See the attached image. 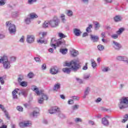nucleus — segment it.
I'll use <instances>...</instances> for the list:
<instances>
[{
  "instance_id": "1",
  "label": "nucleus",
  "mask_w": 128,
  "mask_h": 128,
  "mask_svg": "<svg viewBox=\"0 0 128 128\" xmlns=\"http://www.w3.org/2000/svg\"><path fill=\"white\" fill-rule=\"evenodd\" d=\"M65 64L66 66H71V70L74 72H76L82 68L79 60H73L70 62H66Z\"/></svg>"
},
{
  "instance_id": "2",
  "label": "nucleus",
  "mask_w": 128,
  "mask_h": 128,
  "mask_svg": "<svg viewBox=\"0 0 128 128\" xmlns=\"http://www.w3.org/2000/svg\"><path fill=\"white\" fill-rule=\"evenodd\" d=\"M118 106L120 110H124L128 108V97L123 96L119 100Z\"/></svg>"
},
{
  "instance_id": "3",
  "label": "nucleus",
  "mask_w": 128,
  "mask_h": 128,
  "mask_svg": "<svg viewBox=\"0 0 128 128\" xmlns=\"http://www.w3.org/2000/svg\"><path fill=\"white\" fill-rule=\"evenodd\" d=\"M6 28H8L9 34H15L16 32V25L12 24V21H8L6 23Z\"/></svg>"
},
{
  "instance_id": "4",
  "label": "nucleus",
  "mask_w": 128,
  "mask_h": 128,
  "mask_svg": "<svg viewBox=\"0 0 128 128\" xmlns=\"http://www.w3.org/2000/svg\"><path fill=\"white\" fill-rule=\"evenodd\" d=\"M60 20L56 16H54L52 20H49V26L51 28H56L60 25Z\"/></svg>"
},
{
  "instance_id": "5",
  "label": "nucleus",
  "mask_w": 128,
  "mask_h": 128,
  "mask_svg": "<svg viewBox=\"0 0 128 128\" xmlns=\"http://www.w3.org/2000/svg\"><path fill=\"white\" fill-rule=\"evenodd\" d=\"M32 90H33V92H34L36 94H37V96H42V98L44 100H48V96L44 94V93H40V90H38V88L36 87V86H32Z\"/></svg>"
},
{
  "instance_id": "6",
  "label": "nucleus",
  "mask_w": 128,
  "mask_h": 128,
  "mask_svg": "<svg viewBox=\"0 0 128 128\" xmlns=\"http://www.w3.org/2000/svg\"><path fill=\"white\" fill-rule=\"evenodd\" d=\"M36 37L34 35H27L26 42L28 44H32L34 42Z\"/></svg>"
},
{
  "instance_id": "7",
  "label": "nucleus",
  "mask_w": 128,
  "mask_h": 128,
  "mask_svg": "<svg viewBox=\"0 0 128 128\" xmlns=\"http://www.w3.org/2000/svg\"><path fill=\"white\" fill-rule=\"evenodd\" d=\"M113 48H114L116 50H120V48H122V46L120 44L116 42L113 41Z\"/></svg>"
},
{
  "instance_id": "8",
  "label": "nucleus",
  "mask_w": 128,
  "mask_h": 128,
  "mask_svg": "<svg viewBox=\"0 0 128 128\" xmlns=\"http://www.w3.org/2000/svg\"><path fill=\"white\" fill-rule=\"evenodd\" d=\"M60 112V108L57 106L52 107L50 110H49V114H54L55 112Z\"/></svg>"
},
{
  "instance_id": "9",
  "label": "nucleus",
  "mask_w": 128,
  "mask_h": 128,
  "mask_svg": "<svg viewBox=\"0 0 128 128\" xmlns=\"http://www.w3.org/2000/svg\"><path fill=\"white\" fill-rule=\"evenodd\" d=\"M90 40H92V42H98V40H100V38L98 36L90 34Z\"/></svg>"
},
{
  "instance_id": "10",
  "label": "nucleus",
  "mask_w": 128,
  "mask_h": 128,
  "mask_svg": "<svg viewBox=\"0 0 128 128\" xmlns=\"http://www.w3.org/2000/svg\"><path fill=\"white\" fill-rule=\"evenodd\" d=\"M3 64V68L5 70H8L10 68V61H7L2 62Z\"/></svg>"
},
{
  "instance_id": "11",
  "label": "nucleus",
  "mask_w": 128,
  "mask_h": 128,
  "mask_svg": "<svg viewBox=\"0 0 128 128\" xmlns=\"http://www.w3.org/2000/svg\"><path fill=\"white\" fill-rule=\"evenodd\" d=\"M102 124H103L104 126H110V122L106 118H102Z\"/></svg>"
},
{
  "instance_id": "12",
  "label": "nucleus",
  "mask_w": 128,
  "mask_h": 128,
  "mask_svg": "<svg viewBox=\"0 0 128 128\" xmlns=\"http://www.w3.org/2000/svg\"><path fill=\"white\" fill-rule=\"evenodd\" d=\"M18 90H20V89L16 88L14 90L12 91V94L13 100H18V95H16V94H18Z\"/></svg>"
},
{
  "instance_id": "13",
  "label": "nucleus",
  "mask_w": 128,
  "mask_h": 128,
  "mask_svg": "<svg viewBox=\"0 0 128 128\" xmlns=\"http://www.w3.org/2000/svg\"><path fill=\"white\" fill-rule=\"evenodd\" d=\"M4 62H8V57L6 54H4L0 59V64Z\"/></svg>"
},
{
  "instance_id": "14",
  "label": "nucleus",
  "mask_w": 128,
  "mask_h": 128,
  "mask_svg": "<svg viewBox=\"0 0 128 128\" xmlns=\"http://www.w3.org/2000/svg\"><path fill=\"white\" fill-rule=\"evenodd\" d=\"M50 72L52 74H56L58 73V70L56 67H52L50 70Z\"/></svg>"
},
{
  "instance_id": "15",
  "label": "nucleus",
  "mask_w": 128,
  "mask_h": 128,
  "mask_svg": "<svg viewBox=\"0 0 128 128\" xmlns=\"http://www.w3.org/2000/svg\"><path fill=\"white\" fill-rule=\"evenodd\" d=\"M56 42V38H52L51 40L50 46H52V48H54V49L56 50V45L54 44V42Z\"/></svg>"
},
{
  "instance_id": "16",
  "label": "nucleus",
  "mask_w": 128,
  "mask_h": 128,
  "mask_svg": "<svg viewBox=\"0 0 128 128\" xmlns=\"http://www.w3.org/2000/svg\"><path fill=\"white\" fill-rule=\"evenodd\" d=\"M66 44V41L64 40L60 39V40L56 42V46H64Z\"/></svg>"
},
{
  "instance_id": "17",
  "label": "nucleus",
  "mask_w": 128,
  "mask_h": 128,
  "mask_svg": "<svg viewBox=\"0 0 128 128\" xmlns=\"http://www.w3.org/2000/svg\"><path fill=\"white\" fill-rule=\"evenodd\" d=\"M74 34L76 36H80V34H82V32L80 29L74 28Z\"/></svg>"
},
{
  "instance_id": "18",
  "label": "nucleus",
  "mask_w": 128,
  "mask_h": 128,
  "mask_svg": "<svg viewBox=\"0 0 128 128\" xmlns=\"http://www.w3.org/2000/svg\"><path fill=\"white\" fill-rule=\"evenodd\" d=\"M62 71L64 74H70V72H72V69L71 68H65L62 69Z\"/></svg>"
},
{
  "instance_id": "19",
  "label": "nucleus",
  "mask_w": 128,
  "mask_h": 128,
  "mask_svg": "<svg viewBox=\"0 0 128 128\" xmlns=\"http://www.w3.org/2000/svg\"><path fill=\"white\" fill-rule=\"evenodd\" d=\"M90 87H87L85 91L84 92V96H83L84 98H86V96L90 94Z\"/></svg>"
},
{
  "instance_id": "20",
  "label": "nucleus",
  "mask_w": 128,
  "mask_h": 128,
  "mask_svg": "<svg viewBox=\"0 0 128 128\" xmlns=\"http://www.w3.org/2000/svg\"><path fill=\"white\" fill-rule=\"evenodd\" d=\"M60 88V83H57L54 84V87L53 88V90L55 92H58V90Z\"/></svg>"
},
{
  "instance_id": "21",
  "label": "nucleus",
  "mask_w": 128,
  "mask_h": 128,
  "mask_svg": "<svg viewBox=\"0 0 128 128\" xmlns=\"http://www.w3.org/2000/svg\"><path fill=\"white\" fill-rule=\"evenodd\" d=\"M116 58L118 60H122L123 62H126V60H128V58L124 56H118Z\"/></svg>"
},
{
  "instance_id": "22",
  "label": "nucleus",
  "mask_w": 128,
  "mask_h": 128,
  "mask_svg": "<svg viewBox=\"0 0 128 128\" xmlns=\"http://www.w3.org/2000/svg\"><path fill=\"white\" fill-rule=\"evenodd\" d=\"M115 22H118L122 21V18L120 16H116L114 18Z\"/></svg>"
},
{
  "instance_id": "23",
  "label": "nucleus",
  "mask_w": 128,
  "mask_h": 128,
  "mask_svg": "<svg viewBox=\"0 0 128 128\" xmlns=\"http://www.w3.org/2000/svg\"><path fill=\"white\" fill-rule=\"evenodd\" d=\"M32 19L30 18V16H28L26 18L24 19V22L26 24H30V20Z\"/></svg>"
},
{
  "instance_id": "24",
  "label": "nucleus",
  "mask_w": 128,
  "mask_h": 128,
  "mask_svg": "<svg viewBox=\"0 0 128 128\" xmlns=\"http://www.w3.org/2000/svg\"><path fill=\"white\" fill-rule=\"evenodd\" d=\"M124 32V28H119L118 31H116V34H118V36H120V34H122Z\"/></svg>"
},
{
  "instance_id": "25",
  "label": "nucleus",
  "mask_w": 128,
  "mask_h": 128,
  "mask_svg": "<svg viewBox=\"0 0 128 128\" xmlns=\"http://www.w3.org/2000/svg\"><path fill=\"white\" fill-rule=\"evenodd\" d=\"M70 54L72 56H76L78 54V51L76 50H72L70 51Z\"/></svg>"
},
{
  "instance_id": "26",
  "label": "nucleus",
  "mask_w": 128,
  "mask_h": 128,
  "mask_svg": "<svg viewBox=\"0 0 128 128\" xmlns=\"http://www.w3.org/2000/svg\"><path fill=\"white\" fill-rule=\"evenodd\" d=\"M94 24L95 25V30H98L100 29V23L98 22H94Z\"/></svg>"
},
{
  "instance_id": "27",
  "label": "nucleus",
  "mask_w": 128,
  "mask_h": 128,
  "mask_svg": "<svg viewBox=\"0 0 128 128\" xmlns=\"http://www.w3.org/2000/svg\"><path fill=\"white\" fill-rule=\"evenodd\" d=\"M60 52L62 54H68V48H61Z\"/></svg>"
},
{
  "instance_id": "28",
  "label": "nucleus",
  "mask_w": 128,
  "mask_h": 128,
  "mask_svg": "<svg viewBox=\"0 0 128 128\" xmlns=\"http://www.w3.org/2000/svg\"><path fill=\"white\" fill-rule=\"evenodd\" d=\"M19 96L22 94L24 96H26L28 95V92L26 90H22L20 92L18 93Z\"/></svg>"
},
{
  "instance_id": "29",
  "label": "nucleus",
  "mask_w": 128,
  "mask_h": 128,
  "mask_svg": "<svg viewBox=\"0 0 128 128\" xmlns=\"http://www.w3.org/2000/svg\"><path fill=\"white\" fill-rule=\"evenodd\" d=\"M92 24H90L87 27V28H86V32H92Z\"/></svg>"
},
{
  "instance_id": "30",
  "label": "nucleus",
  "mask_w": 128,
  "mask_h": 128,
  "mask_svg": "<svg viewBox=\"0 0 128 128\" xmlns=\"http://www.w3.org/2000/svg\"><path fill=\"white\" fill-rule=\"evenodd\" d=\"M57 116H59V118H66V116L64 114H62V113L60 112V110L59 112H58Z\"/></svg>"
},
{
  "instance_id": "31",
  "label": "nucleus",
  "mask_w": 128,
  "mask_h": 128,
  "mask_svg": "<svg viewBox=\"0 0 128 128\" xmlns=\"http://www.w3.org/2000/svg\"><path fill=\"white\" fill-rule=\"evenodd\" d=\"M48 24H50V21H45L42 26L44 28H48Z\"/></svg>"
},
{
  "instance_id": "32",
  "label": "nucleus",
  "mask_w": 128,
  "mask_h": 128,
  "mask_svg": "<svg viewBox=\"0 0 128 128\" xmlns=\"http://www.w3.org/2000/svg\"><path fill=\"white\" fill-rule=\"evenodd\" d=\"M20 85L23 88H26V86H28V83L26 82L22 81L20 83Z\"/></svg>"
},
{
  "instance_id": "33",
  "label": "nucleus",
  "mask_w": 128,
  "mask_h": 128,
  "mask_svg": "<svg viewBox=\"0 0 128 128\" xmlns=\"http://www.w3.org/2000/svg\"><path fill=\"white\" fill-rule=\"evenodd\" d=\"M24 80V76L22 74L18 75V82L20 84V82H22V80Z\"/></svg>"
},
{
  "instance_id": "34",
  "label": "nucleus",
  "mask_w": 128,
  "mask_h": 128,
  "mask_svg": "<svg viewBox=\"0 0 128 128\" xmlns=\"http://www.w3.org/2000/svg\"><path fill=\"white\" fill-rule=\"evenodd\" d=\"M97 48L98 50H100V52H102V50H104V46L102 44L98 45Z\"/></svg>"
},
{
  "instance_id": "35",
  "label": "nucleus",
  "mask_w": 128,
  "mask_h": 128,
  "mask_svg": "<svg viewBox=\"0 0 128 128\" xmlns=\"http://www.w3.org/2000/svg\"><path fill=\"white\" fill-rule=\"evenodd\" d=\"M40 116V112H36V111H34L32 112V116L33 118H38Z\"/></svg>"
},
{
  "instance_id": "36",
  "label": "nucleus",
  "mask_w": 128,
  "mask_h": 128,
  "mask_svg": "<svg viewBox=\"0 0 128 128\" xmlns=\"http://www.w3.org/2000/svg\"><path fill=\"white\" fill-rule=\"evenodd\" d=\"M28 16H30L31 20L32 18H38V15L34 13H32Z\"/></svg>"
},
{
  "instance_id": "37",
  "label": "nucleus",
  "mask_w": 128,
  "mask_h": 128,
  "mask_svg": "<svg viewBox=\"0 0 128 128\" xmlns=\"http://www.w3.org/2000/svg\"><path fill=\"white\" fill-rule=\"evenodd\" d=\"M66 14L68 16H72L74 13L72 10H68Z\"/></svg>"
},
{
  "instance_id": "38",
  "label": "nucleus",
  "mask_w": 128,
  "mask_h": 128,
  "mask_svg": "<svg viewBox=\"0 0 128 128\" xmlns=\"http://www.w3.org/2000/svg\"><path fill=\"white\" fill-rule=\"evenodd\" d=\"M25 128L26 126H32V122L27 121L26 122H24Z\"/></svg>"
},
{
  "instance_id": "39",
  "label": "nucleus",
  "mask_w": 128,
  "mask_h": 128,
  "mask_svg": "<svg viewBox=\"0 0 128 128\" xmlns=\"http://www.w3.org/2000/svg\"><path fill=\"white\" fill-rule=\"evenodd\" d=\"M3 112H4L6 118H8V120H10V116L8 115V112H6V110L5 109L4 110H3Z\"/></svg>"
},
{
  "instance_id": "40",
  "label": "nucleus",
  "mask_w": 128,
  "mask_h": 128,
  "mask_svg": "<svg viewBox=\"0 0 128 128\" xmlns=\"http://www.w3.org/2000/svg\"><path fill=\"white\" fill-rule=\"evenodd\" d=\"M66 16H64V14H61V16H60L62 21V22H66V18H65Z\"/></svg>"
},
{
  "instance_id": "41",
  "label": "nucleus",
  "mask_w": 128,
  "mask_h": 128,
  "mask_svg": "<svg viewBox=\"0 0 128 128\" xmlns=\"http://www.w3.org/2000/svg\"><path fill=\"white\" fill-rule=\"evenodd\" d=\"M58 36L60 38H66V36L64 35V34L62 32L58 33Z\"/></svg>"
},
{
  "instance_id": "42",
  "label": "nucleus",
  "mask_w": 128,
  "mask_h": 128,
  "mask_svg": "<svg viewBox=\"0 0 128 128\" xmlns=\"http://www.w3.org/2000/svg\"><path fill=\"white\" fill-rule=\"evenodd\" d=\"M91 62H92V66L93 68H94L96 66V62L94 61V60H92Z\"/></svg>"
},
{
  "instance_id": "43",
  "label": "nucleus",
  "mask_w": 128,
  "mask_h": 128,
  "mask_svg": "<svg viewBox=\"0 0 128 128\" xmlns=\"http://www.w3.org/2000/svg\"><path fill=\"white\" fill-rule=\"evenodd\" d=\"M79 107H80V106L75 104L72 106V110H78Z\"/></svg>"
},
{
  "instance_id": "44",
  "label": "nucleus",
  "mask_w": 128,
  "mask_h": 128,
  "mask_svg": "<svg viewBox=\"0 0 128 128\" xmlns=\"http://www.w3.org/2000/svg\"><path fill=\"white\" fill-rule=\"evenodd\" d=\"M16 60V58L15 56H11L10 58V62H14Z\"/></svg>"
},
{
  "instance_id": "45",
  "label": "nucleus",
  "mask_w": 128,
  "mask_h": 128,
  "mask_svg": "<svg viewBox=\"0 0 128 128\" xmlns=\"http://www.w3.org/2000/svg\"><path fill=\"white\" fill-rule=\"evenodd\" d=\"M28 76L29 78H34V74L32 72H30L28 74Z\"/></svg>"
},
{
  "instance_id": "46",
  "label": "nucleus",
  "mask_w": 128,
  "mask_h": 128,
  "mask_svg": "<svg viewBox=\"0 0 128 128\" xmlns=\"http://www.w3.org/2000/svg\"><path fill=\"white\" fill-rule=\"evenodd\" d=\"M111 38H114V40H116V38H118V34H114L112 35Z\"/></svg>"
},
{
  "instance_id": "47",
  "label": "nucleus",
  "mask_w": 128,
  "mask_h": 128,
  "mask_svg": "<svg viewBox=\"0 0 128 128\" xmlns=\"http://www.w3.org/2000/svg\"><path fill=\"white\" fill-rule=\"evenodd\" d=\"M16 110H18V112H22L24 110V108L21 106H18L16 107Z\"/></svg>"
},
{
  "instance_id": "48",
  "label": "nucleus",
  "mask_w": 128,
  "mask_h": 128,
  "mask_svg": "<svg viewBox=\"0 0 128 128\" xmlns=\"http://www.w3.org/2000/svg\"><path fill=\"white\" fill-rule=\"evenodd\" d=\"M74 122H82V120L81 118H76L75 120H74Z\"/></svg>"
},
{
  "instance_id": "49",
  "label": "nucleus",
  "mask_w": 128,
  "mask_h": 128,
  "mask_svg": "<svg viewBox=\"0 0 128 128\" xmlns=\"http://www.w3.org/2000/svg\"><path fill=\"white\" fill-rule=\"evenodd\" d=\"M37 42L38 43H40V44H46V41H44V40H42L40 39L37 40Z\"/></svg>"
},
{
  "instance_id": "50",
  "label": "nucleus",
  "mask_w": 128,
  "mask_h": 128,
  "mask_svg": "<svg viewBox=\"0 0 128 128\" xmlns=\"http://www.w3.org/2000/svg\"><path fill=\"white\" fill-rule=\"evenodd\" d=\"M72 98L76 100H80V97L78 96H72Z\"/></svg>"
},
{
  "instance_id": "51",
  "label": "nucleus",
  "mask_w": 128,
  "mask_h": 128,
  "mask_svg": "<svg viewBox=\"0 0 128 128\" xmlns=\"http://www.w3.org/2000/svg\"><path fill=\"white\" fill-rule=\"evenodd\" d=\"M36 2V0H28V4H34V2Z\"/></svg>"
},
{
  "instance_id": "52",
  "label": "nucleus",
  "mask_w": 128,
  "mask_h": 128,
  "mask_svg": "<svg viewBox=\"0 0 128 128\" xmlns=\"http://www.w3.org/2000/svg\"><path fill=\"white\" fill-rule=\"evenodd\" d=\"M18 12H13L12 13V16L14 18H16V16H18Z\"/></svg>"
},
{
  "instance_id": "53",
  "label": "nucleus",
  "mask_w": 128,
  "mask_h": 128,
  "mask_svg": "<svg viewBox=\"0 0 128 128\" xmlns=\"http://www.w3.org/2000/svg\"><path fill=\"white\" fill-rule=\"evenodd\" d=\"M82 69L83 70H88V63H86L85 66L82 67Z\"/></svg>"
},
{
  "instance_id": "54",
  "label": "nucleus",
  "mask_w": 128,
  "mask_h": 128,
  "mask_svg": "<svg viewBox=\"0 0 128 128\" xmlns=\"http://www.w3.org/2000/svg\"><path fill=\"white\" fill-rule=\"evenodd\" d=\"M19 41L20 42H24V36H22Z\"/></svg>"
},
{
  "instance_id": "55",
  "label": "nucleus",
  "mask_w": 128,
  "mask_h": 128,
  "mask_svg": "<svg viewBox=\"0 0 128 128\" xmlns=\"http://www.w3.org/2000/svg\"><path fill=\"white\" fill-rule=\"evenodd\" d=\"M19 126H20V128H25V125H24V122H20V124H19Z\"/></svg>"
},
{
  "instance_id": "56",
  "label": "nucleus",
  "mask_w": 128,
  "mask_h": 128,
  "mask_svg": "<svg viewBox=\"0 0 128 128\" xmlns=\"http://www.w3.org/2000/svg\"><path fill=\"white\" fill-rule=\"evenodd\" d=\"M44 100L42 98H40V99H38V104H42L44 102Z\"/></svg>"
},
{
  "instance_id": "57",
  "label": "nucleus",
  "mask_w": 128,
  "mask_h": 128,
  "mask_svg": "<svg viewBox=\"0 0 128 128\" xmlns=\"http://www.w3.org/2000/svg\"><path fill=\"white\" fill-rule=\"evenodd\" d=\"M34 60H36V62H41L40 58H38V57L34 58Z\"/></svg>"
},
{
  "instance_id": "58",
  "label": "nucleus",
  "mask_w": 128,
  "mask_h": 128,
  "mask_svg": "<svg viewBox=\"0 0 128 128\" xmlns=\"http://www.w3.org/2000/svg\"><path fill=\"white\" fill-rule=\"evenodd\" d=\"M74 100H68V104H74Z\"/></svg>"
},
{
  "instance_id": "59",
  "label": "nucleus",
  "mask_w": 128,
  "mask_h": 128,
  "mask_svg": "<svg viewBox=\"0 0 128 128\" xmlns=\"http://www.w3.org/2000/svg\"><path fill=\"white\" fill-rule=\"evenodd\" d=\"M76 80H77L79 84H82V80L80 78H76Z\"/></svg>"
},
{
  "instance_id": "60",
  "label": "nucleus",
  "mask_w": 128,
  "mask_h": 128,
  "mask_svg": "<svg viewBox=\"0 0 128 128\" xmlns=\"http://www.w3.org/2000/svg\"><path fill=\"white\" fill-rule=\"evenodd\" d=\"M0 82H1L2 84H4V78H2V77H0Z\"/></svg>"
},
{
  "instance_id": "61",
  "label": "nucleus",
  "mask_w": 128,
  "mask_h": 128,
  "mask_svg": "<svg viewBox=\"0 0 128 128\" xmlns=\"http://www.w3.org/2000/svg\"><path fill=\"white\" fill-rule=\"evenodd\" d=\"M42 70H46V64H44L42 66Z\"/></svg>"
},
{
  "instance_id": "62",
  "label": "nucleus",
  "mask_w": 128,
  "mask_h": 128,
  "mask_svg": "<svg viewBox=\"0 0 128 128\" xmlns=\"http://www.w3.org/2000/svg\"><path fill=\"white\" fill-rule=\"evenodd\" d=\"M90 75H84V80H88L90 78Z\"/></svg>"
},
{
  "instance_id": "63",
  "label": "nucleus",
  "mask_w": 128,
  "mask_h": 128,
  "mask_svg": "<svg viewBox=\"0 0 128 128\" xmlns=\"http://www.w3.org/2000/svg\"><path fill=\"white\" fill-rule=\"evenodd\" d=\"M6 4V2L4 1H3L2 0H0V6H4Z\"/></svg>"
},
{
  "instance_id": "64",
  "label": "nucleus",
  "mask_w": 128,
  "mask_h": 128,
  "mask_svg": "<svg viewBox=\"0 0 128 128\" xmlns=\"http://www.w3.org/2000/svg\"><path fill=\"white\" fill-rule=\"evenodd\" d=\"M95 102L97 103L100 102H102V98H98L95 100Z\"/></svg>"
}]
</instances>
